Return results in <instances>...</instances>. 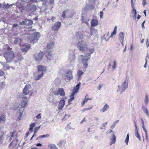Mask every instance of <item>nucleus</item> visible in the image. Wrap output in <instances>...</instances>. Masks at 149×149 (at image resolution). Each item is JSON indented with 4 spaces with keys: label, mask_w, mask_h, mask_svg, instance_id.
I'll return each instance as SVG.
<instances>
[{
    "label": "nucleus",
    "mask_w": 149,
    "mask_h": 149,
    "mask_svg": "<svg viewBox=\"0 0 149 149\" xmlns=\"http://www.w3.org/2000/svg\"><path fill=\"white\" fill-rule=\"evenodd\" d=\"M54 44V43L53 41L47 43L46 46L47 49L45 54L47 59L49 61L53 59L52 54L50 50L52 49Z\"/></svg>",
    "instance_id": "obj_1"
},
{
    "label": "nucleus",
    "mask_w": 149,
    "mask_h": 149,
    "mask_svg": "<svg viewBox=\"0 0 149 149\" xmlns=\"http://www.w3.org/2000/svg\"><path fill=\"white\" fill-rule=\"evenodd\" d=\"M4 57L6 59V62H10L12 61L15 56L13 52L10 51L6 52L4 53Z\"/></svg>",
    "instance_id": "obj_2"
},
{
    "label": "nucleus",
    "mask_w": 149,
    "mask_h": 149,
    "mask_svg": "<svg viewBox=\"0 0 149 149\" xmlns=\"http://www.w3.org/2000/svg\"><path fill=\"white\" fill-rule=\"evenodd\" d=\"M77 46L78 49L83 52L86 49L87 44L84 40H80L78 42Z\"/></svg>",
    "instance_id": "obj_3"
},
{
    "label": "nucleus",
    "mask_w": 149,
    "mask_h": 149,
    "mask_svg": "<svg viewBox=\"0 0 149 149\" xmlns=\"http://www.w3.org/2000/svg\"><path fill=\"white\" fill-rule=\"evenodd\" d=\"M75 13V12L73 10L69 11L68 10H66L63 12L62 17L64 18H72Z\"/></svg>",
    "instance_id": "obj_4"
},
{
    "label": "nucleus",
    "mask_w": 149,
    "mask_h": 149,
    "mask_svg": "<svg viewBox=\"0 0 149 149\" xmlns=\"http://www.w3.org/2000/svg\"><path fill=\"white\" fill-rule=\"evenodd\" d=\"M128 82L126 81V80L125 81L122 83L121 85L118 86V89L117 90L118 92H119L120 94H122L125 90L128 87Z\"/></svg>",
    "instance_id": "obj_5"
},
{
    "label": "nucleus",
    "mask_w": 149,
    "mask_h": 149,
    "mask_svg": "<svg viewBox=\"0 0 149 149\" xmlns=\"http://www.w3.org/2000/svg\"><path fill=\"white\" fill-rule=\"evenodd\" d=\"M94 51V48L93 47H87L86 49H85L84 51L83 52L85 56L90 58L91 54H92Z\"/></svg>",
    "instance_id": "obj_6"
},
{
    "label": "nucleus",
    "mask_w": 149,
    "mask_h": 149,
    "mask_svg": "<svg viewBox=\"0 0 149 149\" xmlns=\"http://www.w3.org/2000/svg\"><path fill=\"white\" fill-rule=\"evenodd\" d=\"M40 36V33L39 32H37L34 33L31 38V42L33 44L36 43L38 40Z\"/></svg>",
    "instance_id": "obj_7"
},
{
    "label": "nucleus",
    "mask_w": 149,
    "mask_h": 149,
    "mask_svg": "<svg viewBox=\"0 0 149 149\" xmlns=\"http://www.w3.org/2000/svg\"><path fill=\"white\" fill-rule=\"evenodd\" d=\"M63 77L68 80L71 79L72 78V72L70 70H67L63 76Z\"/></svg>",
    "instance_id": "obj_8"
},
{
    "label": "nucleus",
    "mask_w": 149,
    "mask_h": 149,
    "mask_svg": "<svg viewBox=\"0 0 149 149\" xmlns=\"http://www.w3.org/2000/svg\"><path fill=\"white\" fill-rule=\"evenodd\" d=\"M75 56L73 52L70 53L68 60V62L70 63L69 64L72 65L75 62Z\"/></svg>",
    "instance_id": "obj_9"
},
{
    "label": "nucleus",
    "mask_w": 149,
    "mask_h": 149,
    "mask_svg": "<svg viewBox=\"0 0 149 149\" xmlns=\"http://www.w3.org/2000/svg\"><path fill=\"white\" fill-rule=\"evenodd\" d=\"M44 56L43 52H40L38 53H36L34 57L36 61H39L41 60Z\"/></svg>",
    "instance_id": "obj_10"
},
{
    "label": "nucleus",
    "mask_w": 149,
    "mask_h": 149,
    "mask_svg": "<svg viewBox=\"0 0 149 149\" xmlns=\"http://www.w3.org/2000/svg\"><path fill=\"white\" fill-rule=\"evenodd\" d=\"M61 23L60 22H56L52 27V30L54 31H57L61 27Z\"/></svg>",
    "instance_id": "obj_11"
},
{
    "label": "nucleus",
    "mask_w": 149,
    "mask_h": 149,
    "mask_svg": "<svg viewBox=\"0 0 149 149\" xmlns=\"http://www.w3.org/2000/svg\"><path fill=\"white\" fill-rule=\"evenodd\" d=\"M80 58L82 59V63L84 65H88L87 61L90 58L89 57L87 58H84V57L83 55H81L79 56Z\"/></svg>",
    "instance_id": "obj_12"
},
{
    "label": "nucleus",
    "mask_w": 149,
    "mask_h": 149,
    "mask_svg": "<svg viewBox=\"0 0 149 149\" xmlns=\"http://www.w3.org/2000/svg\"><path fill=\"white\" fill-rule=\"evenodd\" d=\"M76 39L78 40V42L80 40H83V35L82 33L80 32H78L76 34Z\"/></svg>",
    "instance_id": "obj_13"
},
{
    "label": "nucleus",
    "mask_w": 149,
    "mask_h": 149,
    "mask_svg": "<svg viewBox=\"0 0 149 149\" xmlns=\"http://www.w3.org/2000/svg\"><path fill=\"white\" fill-rule=\"evenodd\" d=\"M29 98L26 97H22V107H25L27 104V102L29 100Z\"/></svg>",
    "instance_id": "obj_14"
},
{
    "label": "nucleus",
    "mask_w": 149,
    "mask_h": 149,
    "mask_svg": "<svg viewBox=\"0 0 149 149\" xmlns=\"http://www.w3.org/2000/svg\"><path fill=\"white\" fill-rule=\"evenodd\" d=\"M41 1L42 2V4L43 6L41 8V11L42 12L46 10L47 9V7L46 6V5L47 2V0H41Z\"/></svg>",
    "instance_id": "obj_15"
},
{
    "label": "nucleus",
    "mask_w": 149,
    "mask_h": 149,
    "mask_svg": "<svg viewBox=\"0 0 149 149\" xmlns=\"http://www.w3.org/2000/svg\"><path fill=\"white\" fill-rule=\"evenodd\" d=\"M65 104V101L64 99L62 98L59 102L58 106V109H61Z\"/></svg>",
    "instance_id": "obj_16"
},
{
    "label": "nucleus",
    "mask_w": 149,
    "mask_h": 149,
    "mask_svg": "<svg viewBox=\"0 0 149 149\" xmlns=\"http://www.w3.org/2000/svg\"><path fill=\"white\" fill-rule=\"evenodd\" d=\"M90 36H89V37H88V36H87V38H91V36H95L96 34H97V32L96 29H94L93 28H92L90 30Z\"/></svg>",
    "instance_id": "obj_17"
},
{
    "label": "nucleus",
    "mask_w": 149,
    "mask_h": 149,
    "mask_svg": "<svg viewBox=\"0 0 149 149\" xmlns=\"http://www.w3.org/2000/svg\"><path fill=\"white\" fill-rule=\"evenodd\" d=\"M38 72H43L46 71L47 67L44 66H38Z\"/></svg>",
    "instance_id": "obj_18"
},
{
    "label": "nucleus",
    "mask_w": 149,
    "mask_h": 149,
    "mask_svg": "<svg viewBox=\"0 0 149 149\" xmlns=\"http://www.w3.org/2000/svg\"><path fill=\"white\" fill-rule=\"evenodd\" d=\"M36 6L35 5H32L28 7V10L30 12H33L36 10Z\"/></svg>",
    "instance_id": "obj_19"
},
{
    "label": "nucleus",
    "mask_w": 149,
    "mask_h": 149,
    "mask_svg": "<svg viewBox=\"0 0 149 149\" xmlns=\"http://www.w3.org/2000/svg\"><path fill=\"white\" fill-rule=\"evenodd\" d=\"M38 75L35 77V79L36 80H38L43 77L44 74L43 72H41L39 73L38 72Z\"/></svg>",
    "instance_id": "obj_20"
},
{
    "label": "nucleus",
    "mask_w": 149,
    "mask_h": 149,
    "mask_svg": "<svg viewBox=\"0 0 149 149\" xmlns=\"http://www.w3.org/2000/svg\"><path fill=\"white\" fill-rule=\"evenodd\" d=\"M118 38L120 41H124V34L123 32H121L118 35Z\"/></svg>",
    "instance_id": "obj_21"
},
{
    "label": "nucleus",
    "mask_w": 149,
    "mask_h": 149,
    "mask_svg": "<svg viewBox=\"0 0 149 149\" xmlns=\"http://www.w3.org/2000/svg\"><path fill=\"white\" fill-rule=\"evenodd\" d=\"M98 24L97 21L95 19H92L91 22V26L94 27L96 26Z\"/></svg>",
    "instance_id": "obj_22"
},
{
    "label": "nucleus",
    "mask_w": 149,
    "mask_h": 149,
    "mask_svg": "<svg viewBox=\"0 0 149 149\" xmlns=\"http://www.w3.org/2000/svg\"><path fill=\"white\" fill-rule=\"evenodd\" d=\"M22 40L20 38H16L14 41V45L18 44L19 45H21V43L22 42Z\"/></svg>",
    "instance_id": "obj_23"
},
{
    "label": "nucleus",
    "mask_w": 149,
    "mask_h": 149,
    "mask_svg": "<svg viewBox=\"0 0 149 149\" xmlns=\"http://www.w3.org/2000/svg\"><path fill=\"white\" fill-rule=\"evenodd\" d=\"M29 87V86L26 85L24 88L23 90V93L25 95H27L29 94V90L28 89V88Z\"/></svg>",
    "instance_id": "obj_24"
},
{
    "label": "nucleus",
    "mask_w": 149,
    "mask_h": 149,
    "mask_svg": "<svg viewBox=\"0 0 149 149\" xmlns=\"http://www.w3.org/2000/svg\"><path fill=\"white\" fill-rule=\"evenodd\" d=\"M25 21V25L31 26L33 24L32 21L30 19H26Z\"/></svg>",
    "instance_id": "obj_25"
},
{
    "label": "nucleus",
    "mask_w": 149,
    "mask_h": 149,
    "mask_svg": "<svg viewBox=\"0 0 149 149\" xmlns=\"http://www.w3.org/2000/svg\"><path fill=\"white\" fill-rule=\"evenodd\" d=\"M84 74V72L81 70H79L77 72V75L78 77V81L81 78L82 75Z\"/></svg>",
    "instance_id": "obj_26"
},
{
    "label": "nucleus",
    "mask_w": 149,
    "mask_h": 149,
    "mask_svg": "<svg viewBox=\"0 0 149 149\" xmlns=\"http://www.w3.org/2000/svg\"><path fill=\"white\" fill-rule=\"evenodd\" d=\"M59 94L61 96H63L65 95V93L64 90L63 88H59L58 89Z\"/></svg>",
    "instance_id": "obj_27"
},
{
    "label": "nucleus",
    "mask_w": 149,
    "mask_h": 149,
    "mask_svg": "<svg viewBox=\"0 0 149 149\" xmlns=\"http://www.w3.org/2000/svg\"><path fill=\"white\" fill-rule=\"evenodd\" d=\"M111 144L114 143L116 141V136L114 134H113L112 137L111 139Z\"/></svg>",
    "instance_id": "obj_28"
},
{
    "label": "nucleus",
    "mask_w": 149,
    "mask_h": 149,
    "mask_svg": "<svg viewBox=\"0 0 149 149\" xmlns=\"http://www.w3.org/2000/svg\"><path fill=\"white\" fill-rule=\"evenodd\" d=\"M30 48V47L28 45H26L24 48H22L21 50L23 52H27L28 49Z\"/></svg>",
    "instance_id": "obj_29"
},
{
    "label": "nucleus",
    "mask_w": 149,
    "mask_h": 149,
    "mask_svg": "<svg viewBox=\"0 0 149 149\" xmlns=\"http://www.w3.org/2000/svg\"><path fill=\"white\" fill-rule=\"evenodd\" d=\"M49 136H50V135L49 134H46L45 135L40 136L37 139V140L38 139H39L41 138H47L49 137Z\"/></svg>",
    "instance_id": "obj_30"
},
{
    "label": "nucleus",
    "mask_w": 149,
    "mask_h": 149,
    "mask_svg": "<svg viewBox=\"0 0 149 149\" xmlns=\"http://www.w3.org/2000/svg\"><path fill=\"white\" fill-rule=\"evenodd\" d=\"M94 6L93 5H86V8H85V11H87L88 10V8H89L90 9H92L94 8Z\"/></svg>",
    "instance_id": "obj_31"
},
{
    "label": "nucleus",
    "mask_w": 149,
    "mask_h": 149,
    "mask_svg": "<svg viewBox=\"0 0 149 149\" xmlns=\"http://www.w3.org/2000/svg\"><path fill=\"white\" fill-rule=\"evenodd\" d=\"M48 147L50 149H58L56 145L54 144H50L49 145Z\"/></svg>",
    "instance_id": "obj_32"
},
{
    "label": "nucleus",
    "mask_w": 149,
    "mask_h": 149,
    "mask_svg": "<svg viewBox=\"0 0 149 149\" xmlns=\"http://www.w3.org/2000/svg\"><path fill=\"white\" fill-rule=\"evenodd\" d=\"M81 84V83L80 82L78 83L76 85V86L74 88V90L76 91H77L78 92V91L80 88Z\"/></svg>",
    "instance_id": "obj_33"
},
{
    "label": "nucleus",
    "mask_w": 149,
    "mask_h": 149,
    "mask_svg": "<svg viewBox=\"0 0 149 149\" xmlns=\"http://www.w3.org/2000/svg\"><path fill=\"white\" fill-rule=\"evenodd\" d=\"M109 106L108 104H105L102 109V112H104L106 111L109 109Z\"/></svg>",
    "instance_id": "obj_34"
},
{
    "label": "nucleus",
    "mask_w": 149,
    "mask_h": 149,
    "mask_svg": "<svg viewBox=\"0 0 149 149\" xmlns=\"http://www.w3.org/2000/svg\"><path fill=\"white\" fill-rule=\"evenodd\" d=\"M81 20L82 22L85 23L87 25H88L89 24L88 22L89 20L88 19H85L83 17H82Z\"/></svg>",
    "instance_id": "obj_35"
},
{
    "label": "nucleus",
    "mask_w": 149,
    "mask_h": 149,
    "mask_svg": "<svg viewBox=\"0 0 149 149\" xmlns=\"http://www.w3.org/2000/svg\"><path fill=\"white\" fill-rule=\"evenodd\" d=\"M35 126V123H33L32 124H31L30 125V128H29V130L31 132H32L33 129V127Z\"/></svg>",
    "instance_id": "obj_36"
},
{
    "label": "nucleus",
    "mask_w": 149,
    "mask_h": 149,
    "mask_svg": "<svg viewBox=\"0 0 149 149\" xmlns=\"http://www.w3.org/2000/svg\"><path fill=\"white\" fill-rule=\"evenodd\" d=\"M3 67L5 70H8L10 68H11L12 70L14 69L13 67L12 66L10 67L9 66H3Z\"/></svg>",
    "instance_id": "obj_37"
},
{
    "label": "nucleus",
    "mask_w": 149,
    "mask_h": 149,
    "mask_svg": "<svg viewBox=\"0 0 149 149\" xmlns=\"http://www.w3.org/2000/svg\"><path fill=\"white\" fill-rule=\"evenodd\" d=\"M119 121V120H118L114 122L113 124L111 126V128L113 129L115 126L117 124Z\"/></svg>",
    "instance_id": "obj_38"
},
{
    "label": "nucleus",
    "mask_w": 149,
    "mask_h": 149,
    "mask_svg": "<svg viewBox=\"0 0 149 149\" xmlns=\"http://www.w3.org/2000/svg\"><path fill=\"white\" fill-rule=\"evenodd\" d=\"M10 5L8 4H4L3 5V8L5 10L7 9L9 7Z\"/></svg>",
    "instance_id": "obj_39"
},
{
    "label": "nucleus",
    "mask_w": 149,
    "mask_h": 149,
    "mask_svg": "<svg viewBox=\"0 0 149 149\" xmlns=\"http://www.w3.org/2000/svg\"><path fill=\"white\" fill-rule=\"evenodd\" d=\"M18 141V139H16V142L15 143H13L14 141H12V142L10 143L9 145V146H12L13 145L14 146H16L17 143V142Z\"/></svg>",
    "instance_id": "obj_40"
},
{
    "label": "nucleus",
    "mask_w": 149,
    "mask_h": 149,
    "mask_svg": "<svg viewBox=\"0 0 149 149\" xmlns=\"http://www.w3.org/2000/svg\"><path fill=\"white\" fill-rule=\"evenodd\" d=\"M129 134H128L127 135L126 138V139L125 140V142L126 143V144L127 145L128 144L129 140Z\"/></svg>",
    "instance_id": "obj_41"
},
{
    "label": "nucleus",
    "mask_w": 149,
    "mask_h": 149,
    "mask_svg": "<svg viewBox=\"0 0 149 149\" xmlns=\"http://www.w3.org/2000/svg\"><path fill=\"white\" fill-rule=\"evenodd\" d=\"M6 117L3 115H1L0 116V123L1 121H4Z\"/></svg>",
    "instance_id": "obj_42"
},
{
    "label": "nucleus",
    "mask_w": 149,
    "mask_h": 149,
    "mask_svg": "<svg viewBox=\"0 0 149 149\" xmlns=\"http://www.w3.org/2000/svg\"><path fill=\"white\" fill-rule=\"evenodd\" d=\"M149 99L148 95H146L145 96V100L144 102L146 104H148V103Z\"/></svg>",
    "instance_id": "obj_43"
},
{
    "label": "nucleus",
    "mask_w": 149,
    "mask_h": 149,
    "mask_svg": "<svg viewBox=\"0 0 149 149\" xmlns=\"http://www.w3.org/2000/svg\"><path fill=\"white\" fill-rule=\"evenodd\" d=\"M135 136L137 137L140 141H141V138L138 132L135 133Z\"/></svg>",
    "instance_id": "obj_44"
},
{
    "label": "nucleus",
    "mask_w": 149,
    "mask_h": 149,
    "mask_svg": "<svg viewBox=\"0 0 149 149\" xmlns=\"http://www.w3.org/2000/svg\"><path fill=\"white\" fill-rule=\"evenodd\" d=\"M116 61H111V62L108 65H116Z\"/></svg>",
    "instance_id": "obj_45"
},
{
    "label": "nucleus",
    "mask_w": 149,
    "mask_h": 149,
    "mask_svg": "<svg viewBox=\"0 0 149 149\" xmlns=\"http://www.w3.org/2000/svg\"><path fill=\"white\" fill-rule=\"evenodd\" d=\"M29 2L30 3H37L38 2V1L37 0H30Z\"/></svg>",
    "instance_id": "obj_46"
},
{
    "label": "nucleus",
    "mask_w": 149,
    "mask_h": 149,
    "mask_svg": "<svg viewBox=\"0 0 149 149\" xmlns=\"http://www.w3.org/2000/svg\"><path fill=\"white\" fill-rule=\"evenodd\" d=\"M132 14H133L137 12L136 10L135 9V7L134 6V7H132Z\"/></svg>",
    "instance_id": "obj_47"
},
{
    "label": "nucleus",
    "mask_w": 149,
    "mask_h": 149,
    "mask_svg": "<svg viewBox=\"0 0 149 149\" xmlns=\"http://www.w3.org/2000/svg\"><path fill=\"white\" fill-rule=\"evenodd\" d=\"M77 93V91H76L74 90V91L72 93L71 95H70V97H74V95L75 93Z\"/></svg>",
    "instance_id": "obj_48"
},
{
    "label": "nucleus",
    "mask_w": 149,
    "mask_h": 149,
    "mask_svg": "<svg viewBox=\"0 0 149 149\" xmlns=\"http://www.w3.org/2000/svg\"><path fill=\"white\" fill-rule=\"evenodd\" d=\"M19 117H18V119L19 120H20L23 114V112H22L21 111H19Z\"/></svg>",
    "instance_id": "obj_49"
},
{
    "label": "nucleus",
    "mask_w": 149,
    "mask_h": 149,
    "mask_svg": "<svg viewBox=\"0 0 149 149\" xmlns=\"http://www.w3.org/2000/svg\"><path fill=\"white\" fill-rule=\"evenodd\" d=\"M70 98L68 100V103L70 104L71 101L74 99V97H70Z\"/></svg>",
    "instance_id": "obj_50"
},
{
    "label": "nucleus",
    "mask_w": 149,
    "mask_h": 149,
    "mask_svg": "<svg viewBox=\"0 0 149 149\" xmlns=\"http://www.w3.org/2000/svg\"><path fill=\"white\" fill-rule=\"evenodd\" d=\"M146 45L147 48H148L149 46V39L148 38H147L146 40Z\"/></svg>",
    "instance_id": "obj_51"
},
{
    "label": "nucleus",
    "mask_w": 149,
    "mask_h": 149,
    "mask_svg": "<svg viewBox=\"0 0 149 149\" xmlns=\"http://www.w3.org/2000/svg\"><path fill=\"white\" fill-rule=\"evenodd\" d=\"M40 127V126L38 127H36L35 128L34 130V133H36V132L39 130Z\"/></svg>",
    "instance_id": "obj_52"
},
{
    "label": "nucleus",
    "mask_w": 149,
    "mask_h": 149,
    "mask_svg": "<svg viewBox=\"0 0 149 149\" xmlns=\"http://www.w3.org/2000/svg\"><path fill=\"white\" fill-rule=\"evenodd\" d=\"M53 94L55 95H58L59 94V91H54L53 92Z\"/></svg>",
    "instance_id": "obj_53"
},
{
    "label": "nucleus",
    "mask_w": 149,
    "mask_h": 149,
    "mask_svg": "<svg viewBox=\"0 0 149 149\" xmlns=\"http://www.w3.org/2000/svg\"><path fill=\"white\" fill-rule=\"evenodd\" d=\"M19 26V24H14L12 26V28L14 29V28L17 27Z\"/></svg>",
    "instance_id": "obj_54"
},
{
    "label": "nucleus",
    "mask_w": 149,
    "mask_h": 149,
    "mask_svg": "<svg viewBox=\"0 0 149 149\" xmlns=\"http://www.w3.org/2000/svg\"><path fill=\"white\" fill-rule=\"evenodd\" d=\"M25 21H23L22 22H20L19 23V24L22 25H25Z\"/></svg>",
    "instance_id": "obj_55"
},
{
    "label": "nucleus",
    "mask_w": 149,
    "mask_h": 149,
    "mask_svg": "<svg viewBox=\"0 0 149 149\" xmlns=\"http://www.w3.org/2000/svg\"><path fill=\"white\" fill-rule=\"evenodd\" d=\"M4 74V72L3 71L0 70V76H3Z\"/></svg>",
    "instance_id": "obj_56"
},
{
    "label": "nucleus",
    "mask_w": 149,
    "mask_h": 149,
    "mask_svg": "<svg viewBox=\"0 0 149 149\" xmlns=\"http://www.w3.org/2000/svg\"><path fill=\"white\" fill-rule=\"evenodd\" d=\"M142 109L144 112H145L146 111L148 110L145 107L143 106H142Z\"/></svg>",
    "instance_id": "obj_57"
},
{
    "label": "nucleus",
    "mask_w": 149,
    "mask_h": 149,
    "mask_svg": "<svg viewBox=\"0 0 149 149\" xmlns=\"http://www.w3.org/2000/svg\"><path fill=\"white\" fill-rule=\"evenodd\" d=\"M142 109L144 112H145L146 111L148 110L145 107L143 106H142Z\"/></svg>",
    "instance_id": "obj_58"
},
{
    "label": "nucleus",
    "mask_w": 149,
    "mask_h": 149,
    "mask_svg": "<svg viewBox=\"0 0 149 149\" xmlns=\"http://www.w3.org/2000/svg\"><path fill=\"white\" fill-rule=\"evenodd\" d=\"M100 18H102V16L103 15V12L102 11H100Z\"/></svg>",
    "instance_id": "obj_59"
},
{
    "label": "nucleus",
    "mask_w": 149,
    "mask_h": 149,
    "mask_svg": "<svg viewBox=\"0 0 149 149\" xmlns=\"http://www.w3.org/2000/svg\"><path fill=\"white\" fill-rule=\"evenodd\" d=\"M41 114L40 113L37 115L36 117L38 119H40L41 118V116H40Z\"/></svg>",
    "instance_id": "obj_60"
},
{
    "label": "nucleus",
    "mask_w": 149,
    "mask_h": 149,
    "mask_svg": "<svg viewBox=\"0 0 149 149\" xmlns=\"http://www.w3.org/2000/svg\"><path fill=\"white\" fill-rule=\"evenodd\" d=\"M137 12H136V13H134V15L133 16V19L135 20L136 19V15Z\"/></svg>",
    "instance_id": "obj_61"
},
{
    "label": "nucleus",
    "mask_w": 149,
    "mask_h": 149,
    "mask_svg": "<svg viewBox=\"0 0 149 149\" xmlns=\"http://www.w3.org/2000/svg\"><path fill=\"white\" fill-rule=\"evenodd\" d=\"M142 4L143 6H144L146 4V0H142Z\"/></svg>",
    "instance_id": "obj_62"
},
{
    "label": "nucleus",
    "mask_w": 149,
    "mask_h": 149,
    "mask_svg": "<svg viewBox=\"0 0 149 149\" xmlns=\"http://www.w3.org/2000/svg\"><path fill=\"white\" fill-rule=\"evenodd\" d=\"M144 112L147 115L148 117H149V113H148V110H147V111H146Z\"/></svg>",
    "instance_id": "obj_63"
},
{
    "label": "nucleus",
    "mask_w": 149,
    "mask_h": 149,
    "mask_svg": "<svg viewBox=\"0 0 149 149\" xmlns=\"http://www.w3.org/2000/svg\"><path fill=\"white\" fill-rule=\"evenodd\" d=\"M149 59V54H147V55L146 58V61H147V60Z\"/></svg>",
    "instance_id": "obj_64"
}]
</instances>
